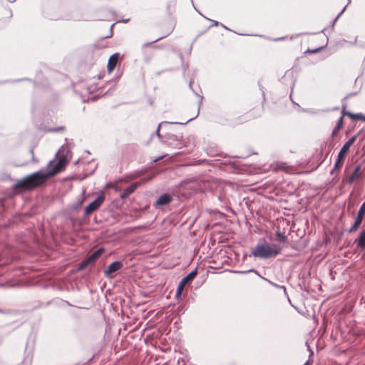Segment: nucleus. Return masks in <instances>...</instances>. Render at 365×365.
Listing matches in <instances>:
<instances>
[{
	"instance_id": "nucleus-13",
	"label": "nucleus",
	"mask_w": 365,
	"mask_h": 365,
	"mask_svg": "<svg viewBox=\"0 0 365 365\" xmlns=\"http://www.w3.org/2000/svg\"><path fill=\"white\" fill-rule=\"evenodd\" d=\"M118 61V55L117 53L112 55L108 62V70L111 72L116 66Z\"/></svg>"
},
{
	"instance_id": "nucleus-12",
	"label": "nucleus",
	"mask_w": 365,
	"mask_h": 365,
	"mask_svg": "<svg viewBox=\"0 0 365 365\" xmlns=\"http://www.w3.org/2000/svg\"><path fill=\"white\" fill-rule=\"evenodd\" d=\"M354 243L361 249L365 248V230L360 232L359 237L354 240Z\"/></svg>"
},
{
	"instance_id": "nucleus-2",
	"label": "nucleus",
	"mask_w": 365,
	"mask_h": 365,
	"mask_svg": "<svg viewBox=\"0 0 365 365\" xmlns=\"http://www.w3.org/2000/svg\"><path fill=\"white\" fill-rule=\"evenodd\" d=\"M282 252V247L276 244H269L265 240L259 242L252 250V255L260 259L274 257Z\"/></svg>"
},
{
	"instance_id": "nucleus-18",
	"label": "nucleus",
	"mask_w": 365,
	"mask_h": 365,
	"mask_svg": "<svg viewBox=\"0 0 365 365\" xmlns=\"http://www.w3.org/2000/svg\"><path fill=\"white\" fill-rule=\"evenodd\" d=\"M160 124L158 125V129H157V134L160 137V134H159V132H160Z\"/></svg>"
},
{
	"instance_id": "nucleus-23",
	"label": "nucleus",
	"mask_w": 365,
	"mask_h": 365,
	"mask_svg": "<svg viewBox=\"0 0 365 365\" xmlns=\"http://www.w3.org/2000/svg\"><path fill=\"white\" fill-rule=\"evenodd\" d=\"M271 284H272V285H273V286H275V287L277 286V285H276V284H274V283H271Z\"/></svg>"
},
{
	"instance_id": "nucleus-1",
	"label": "nucleus",
	"mask_w": 365,
	"mask_h": 365,
	"mask_svg": "<svg viewBox=\"0 0 365 365\" xmlns=\"http://www.w3.org/2000/svg\"><path fill=\"white\" fill-rule=\"evenodd\" d=\"M66 165L65 158L61 157L56 162L51 161L48 165V171H40L29 175L15 184L14 187L21 190H31L43 185L49 178L61 172Z\"/></svg>"
},
{
	"instance_id": "nucleus-15",
	"label": "nucleus",
	"mask_w": 365,
	"mask_h": 365,
	"mask_svg": "<svg viewBox=\"0 0 365 365\" xmlns=\"http://www.w3.org/2000/svg\"><path fill=\"white\" fill-rule=\"evenodd\" d=\"M344 110H342V115L339 118V119L338 120L335 128L332 130V135L333 136L336 135L338 133V132L340 130V129L342 128L343 123H344Z\"/></svg>"
},
{
	"instance_id": "nucleus-21",
	"label": "nucleus",
	"mask_w": 365,
	"mask_h": 365,
	"mask_svg": "<svg viewBox=\"0 0 365 365\" xmlns=\"http://www.w3.org/2000/svg\"><path fill=\"white\" fill-rule=\"evenodd\" d=\"M150 43H145V44H144V46H146L149 45Z\"/></svg>"
},
{
	"instance_id": "nucleus-3",
	"label": "nucleus",
	"mask_w": 365,
	"mask_h": 365,
	"mask_svg": "<svg viewBox=\"0 0 365 365\" xmlns=\"http://www.w3.org/2000/svg\"><path fill=\"white\" fill-rule=\"evenodd\" d=\"M355 139H356L355 137L351 138L342 146V148H341L340 151L338 153L337 159L334 164V169L338 168L339 166H341L342 165L344 159L346 156V154L349 151L350 147L354 143Z\"/></svg>"
},
{
	"instance_id": "nucleus-11",
	"label": "nucleus",
	"mask_w": 365,
	"mask_h": 365,
	"mask_svg": "<svg viewBox=\"0 0 365 365\" xmlns=\"http://www.w3.org/2000/svg\"><path fill=\"white\" fill-rule=\"evenodd\" d=\"M139 185L138 182H134L129 187H126L120 195L122 199H125L132 194Z\"/></svg>"
},
{
	"instance_id": "nucleus-22",
	"label": "nucleus",
	"mask_w": 365,
	"mask_h": 365,
	"mask_svg": "<svg viewBox=\"0 0 365 365\" xmlns=\"http://www.w3.org/2000/svg\"><path fill=\"white\" fill-rule=\"evenodd\" d=\"M344 9H345V8H344V9H343V10H341V11L340 14H342V13L344 12Z\"/></svg>"
},
{
	"instance_id": "nucleus-19",
	"label": "nucleus",
	"mask_w": 365,
	"mask_h": 365,
	"mask_svg": "<svg viewBox=\"0 0 365 365\" xmlns=\"http://www.w3.org/2000/svg\"><path fill=\"white\" fill-rule=\"evenodd\" d=\"M163 156H162V157H159V158H158V159H156L155 161H157V160H158L159 159L163 158Z\"/></svg>"
},
{
	"instance_id": "nucleus-9",
	"label": "nucleus",
	"mask_w": 365,
	"mask_h": 365,
	"mask_svg": "<svg viewBox=\"0 0 365 365\" xmlns=\"http://www.w3.org/2000/svg\"><path fill=\"white\" fill-rule=\"evenodd\" d=\"M364 172L361 170V167L357 165L355 167L354 170L348 180V182L351 184L354 180L361 178Z\"/></svg>"
},
{
	"instance_id": "nucleus-5",
	"label": "nucleus",
	"mask_w": 365,
	"mask_h": 365,
	"mask_svg": "<svg viewBox=\"0 0 365 365\" xmlns=\"http://www.w3.org/2000/svg\"><path fill=\"white\" fill-rule=\"evenodd\" d=\"M364 216H365V201L360 207L354 224L349 229V233L355 232L358 230V228L361 225V224L364 218Z\"/></svg>"
},
{
	"instance_id": "nucleus-17",
	"label": "nucleus",
	"mask_w": 365,
	"mask_h": 365,
	"mask_svg": "<svg viewBox=\"0 0 365 365\" xmlns=\"http://www.w3.org/2000/svg\"><path fill=\"white\" fill-rule=\"evenodd\" d=\"M285 168H286V164L282 163L276 164L273 169H274V170L277 171V170H285Z\"/></svg>"
},
{
	"instance_id": "nucleus-14",
	"label": "nucleus",
	"mask_w": 365,
	"mask_h": 365,
	"mask_svg": "<svg viewBox=\"0 0 365 365\" xmlns=\"http://www.w3.org/2000/svg\"><path fill=\"white\" fill-rule=\"evenodd\" d=\"M342 110H344V115H347V116H349L352 120L357 119V120H365V116H364L361 113L354 114V113H350V112H346L345 111V107L343 108Z\"/></svg>"
},
{
	"instance_id": "nucleus-8",
	"label": "nucleus",
	"mask_w": 365,
	"mask_h": 365,
	"mask_svg": "<svg viewBox=\"0 0 365 365\" xmlns=\"http://www.w3.org/2000/svg\"><path fill=\"white\" fill-rule=\"evenodd\" d=\"M103 252V249H98L95 251L88 258L83 260L81 264V268H83L86 267L89 263L96 260L98 257H99L101 254Z\"/></svg>"
},
{
	"instance_id": "nucleus-7",
	"label": "nucleus",
	"mask_w": 365,
	"mask_h": 365,
	"mask_svg": "<svg viewBox=\"0 0 365 365\" xmlns=\"http://www.w3.org/2000/svg\"><path fill=\"white\" fill-rule=\"evenodd\" d=\"M123 267V264L120 262L116 261L111 263L107 269L105 270L104 273L107 277L113 278L114 277L113 274L121 269Z\"/></svg>"
},
{
	"instance_id": "nucleus-16",
	"label": "nucleus",
	"mask_w": 365,
	"mask_h": 365,
	"mask_svg": "<svg viewBox=\"0 0 365 365\" xmlns=\"http://www.w3.org/2000/svg\"><path fill=\"white\" fill-rule=\"evenodd\" d=\"M276 236L277 237L278 240L282 242H286L287 240V237L284 235V233H282L280 231L276 232Z\"/></svg>"
},
{
	"instance_id": "nucleus-4",
	"label": "nucleus",
	"mask_w": 365,
	"mask_h": 365,
	"mask_svg": "<svg viewBox=\"0 0 365 365\" xmlns=\"http://www.w3.org/2000/svg\"><path fill=\"white\" fill-rule=\"evenodd\" d=\"M197 274V269H195V270L190 272L187 276H185L180 280V282L178 284V288L176 289V292H175V295L177 297H178L181 295L182 290L184 289L185 285L188 282L193 280L195 278Z\"/></svg>"
},
{
	"instance_id": "nucleus-20",
	"label": "nucleus",
	"mask_w": 365,
	"mask_h": 365,
	"mask_svg": "<svg viewBox=\"0 0 365 365\" xmlns=\"http://www.w3.org/2000/svg\"><path fill=\"white\" fill-rule=\"evenodd\" d=\"M160 38H158V39H155L153 42H156V41H158V40H160Z\"/></svg>"
},
{
	"instance_id": "nucleus-6",
	"label": "nucleus",
	"mask_w": 365,
	"mask_h": 365,
	"mask_svg": "<svg viewBox=\"0 0 365 365\" xmlns=\"http://www.w3.org/2000/svg\"><path fill=\"white\" fill-rule=\"evenodd\" d=\"M105 200V197L103 193H101L99 195L97 198L91 202L88 205H87L85 208V215H89L95 210H98L100 206L102 205V203Z\"/></svg>"
},
{
	"instance_id": "nucleus-10",
	"label": "nucleus",
	"mask_w": 365,
	"mask_h": 365,
	"mask_svg": "<svg viewBox=\"0 0 365 365\" xmlns=\"http://www.w3.org/2000/svg\"><path fill=\"white\" fill-rule=\"evenodd\" d=\"M172 200V197L168 194H164L160 195L156 200L155 205L156 207L163 206L168 204Z\"/></svg>"
}]
</instances>
